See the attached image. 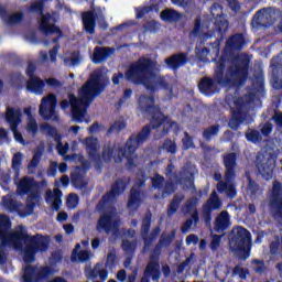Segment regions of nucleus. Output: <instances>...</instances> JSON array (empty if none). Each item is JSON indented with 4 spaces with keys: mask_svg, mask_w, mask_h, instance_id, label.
Instances as JSON below:
<instances>
[{
    "mask_svg": "<svg viewBox=\"0 0 282 282\" xmlns=\"http://www.w3.org/2000/svg\"><path fill=\"white\" fill-rule=\"evenodd\" d=\"M250 76V57L248 55H238L234 65L228 66L226 70V57L221 56L214 68V78L205 76L198 83V91L203 96H215L219 93V87H229L230 85H238L243 87L248 83Z\"/></svg>",
    "mask_w": 282,
    "mask_h": 282,
    "instance_id": "obj_1",
    "label": "nucleus"
},
{
    "mask_svg": "<svg viewBox=\"0 0 282 282\" xmlns=\"http://www.w3.org/2000/svg\"><path fill=\"white\" fill-rule=\"evenodd\" d=\"M10 228H12L10 217L0 216V249L12 246L14 250H23V243H26L23 256L24 263H34L37 252H47L50 238L41 234L30 236L26 230H23V227L21 230L10 232Z\"/></svg>",
    "mask_w": 282,
    "mask_h": 282,
    "instance_id": "obj_2",
    "label": "nucleus"
},
{
    "mask_svg": "<svg viewBox=\"0 0 282 282\" xmlns=\"http://www.w3.org/2000/svg\"><path fill=\"white\" fill-rule=\"evenodd\" d=\"M109 85V77L100 70H95L90 74L88 80L79 88L78 98L76 95H68V100L61 101V109H69L73 122H83L87 116L89 105L94 102Z\"/></svg>",
    "mask_w": 282,
    "mask_h": 282,
    "instance_id": "obj_3",
    "label": "nucleus"
},
{
    "mask_svg": "<svg viewBox=\"0 0 282 282\" xmlns=\"http://www.w3.org/2000/svg\"><path fill=\"white\" fill-rule=\"evenodd\" d=\"M155 61L149 57H141L138 62L132 63L126 73L119 72L112 75V85H120V80H128L133 85H143L147 91L155 94L160 88L169 89L171 85L166 78L153 73Z\"/></svg>",
    "mask_w": 282,
    "mask_h": 282,
    "instance_id": "obj_4",
    "label": "nucleus"
},
{
    "mask_svg": "<svg viewBox=\"0 0 282 282\" xmlns=\"http://www.w3.org/2000/svg\"><path fill=\"white\" fill-rule=\"evenodd\" d=\"M138 109L141 113L149 116L150 123L142 127V129L137 133L135 142L137 144H144L149 138H151V131L155 129H162V135H169L171 129L175 126V122L171 121L164 112H162V108L155 105V96H147L140 95L138 100Z\"/></svg>",
    "mask_w": 282,
    "mask_h": 282,
    "instance_id": "obj_5",
    "label": "nucleus"
},
{
    "mask_svg": "<svg viewBox=\"0 0 282 282\" xmlns=\"http://www.w3.org/2000/svg\"><path fill=\"white\" fill-rule=\"evenodd\" d=\"M229 246L232 252L238 253V259L246 261L250 258V250H252V235L248 229L238 226L232 230Z\"/></svg>",
    "mask_w": 282,
    "mask_h": 282,
    "instance_id": "obj_6",
    "label": "nucleus"
},
{
    "mask_svg": "<svg viewBox=\"0 0 282 282\" xmlns=\"http://www.w3.org/2000/svg\"><path fill=\"white\" fill-rule=\"evenodd\" d=\"M86 151L91 162H95V164H102V160L106 163L111 162L116 150L112 147L104 148L100 155V153H98V139L89 137L86 138Z\"/></svg>",
    "mask_w": 282,
    "mask_h": 282,
    "instance_id": "obj_7",
    "label": "nucleus"
},
{
    "mask_svg": "<svg viewBox=\"0 0 282 282\" xmlns=\"http://www.w3.org/2000/svg\"><path fill=\"white\" fill-rule=\"evenodd\" d=\"M153 221V214L148 210L141 221V238L144 243L143 250H149L153 246V242L160 237L162 228L156 226L151 231V223Z\"/></svg>",
    "mask_w": 282,
    "mask_h": 282,
    "instance_id": "obj_8",
    "label": "nucleus"
},
{
    "mask_svg": "<svg viewBox=\"0 0 282 282\" xmlns=\"http://www.w3.org/2000/svg\"><path fill=\"white\" fill-rule=\"evenodd\" d=\"M135 138H138V134H131L129 139L126 141V145L118 148L117 160H115V162H121L126 158L127 159L126 166L128 171L135 169V161L132 158L133 153L138 151L139 147H142V144H144V143L138 144V142L135 141Z\"/></svg>",
    "mask_w": 282,
    "mask_h": 282,
    "instance_id": "obj_9",
    "label": "nucleus"
},
{
    "mask_svg": "<svg viewBox=\"0 0 282 282\" xmlns=\"http://www.w3.org/2000/svg\"><path fill=\"white\" fill-rule=\"evenodd\" d=\"M224 166H225V182L219 181L216 188L218 193H226L228 185L231 182H235V177H237V173L235 169H237V153L231 152L224 156Z\"/></svg>",
    "mask_w": 282,
    "mask_h": 282,
    "instance_id": "obj_10",
    "label": "nucleus"
},
{
    "mask_svg": "<svg viewBox=\"0 0 282 282\" xmlns=\"http://www.w3.org/2000/svg\"><path fill=\"white\" fill-rule=\"evenodd\" d=\"M54 274L52 267L45 265L39 269L34 265H26L22 275V282H43L50 281V278Z\"/></svg>",
    "mask_w": 282,
    "mask_h": 282,
    "instance_id": "obj_11",
    "label": "nucleus"
},
{
    "mask_svg": "<svg viewBox=\"0 0 282 282\" xmlns=\"http://www.w3.org/2000/svg\"><path fill=\"white\" fill-rule=\"evenodd\" d=\"M6 122H8L17 142L20 144H25V140L23 139V134L19 131V124L22 122L23 112L21 109L7 107V111L4 115Z\"/></svg>",
    "mask_w": 282,
    "mask_h": 282,
    "instance_id": "obj_12",
    "label": "nucleus"
},
{
    "mask_svg": "<svg viewBox=\"0 0 282 282\" xmlns=\"http://www.w3.org/2000/svg\"><path fill=\"white\" fill-rule=\"evenodd\" d=\"M269 210L276 219L282 220V183L275 180L269 193Z\"/></svg>",
    "mask_w": 282,
    "mask_h": 282,
    "instance_id": "obj_13",
    "label": "nucleus"
},
{
    "mask_svg": "<svg viewBox=\"0 0 282 282\" xmlns=\"http://www.w3.org/2000/svg\"><path fill=\"white\" fill-rule=\"evenodd\" d=\"M127 191V182H124L123 178H119L113 182L111 185V188L109 192L102 195L101 199L98 202L96 209L99 213H105V208H107V204H110V202H113L116 197H119V195H122Z\"/></svg>",
    "mask_w": 282,
    "mask_h": 282,
    "instance_id": "obj_14",
    "label": "nucleus"
},
{
    "mask_svg": "<svg viewBox=\"0 0 282 282\" xmlns=\"http://www.w3.org/2000/svg\"><path fill=\"white\" fill-rule=\"evenodd\" d=\"M58 99H56V95L51 94L42 99V104L40 105V116L43 120H52L53 122H58L61 117L58 112H56V105Z\"/></svg>",
    "mask_w": 282,
    "mask_h": 282,
    "instance_id": "obj_15",
    "label": "nucleus"
},
{
    "mask_svg": "<svg viewBox=\"0 0 282 282\" xmlns=\"http://www.w3.org/2000/svg\"><path fill=\"white\" fill-rule=\"evenodd\" d=\"M152 188L154 191H162L161 199H166L170 195H173L175 191H177V184L173 182L172 178L166 180L160 173H155L154 176L151 178Z\"/></svg>",
    "mask_w": 282,
    "mask_h": 282,
    "instance_id": "obj_16",
    "label": "nucleus"
},
{
    "mask_svg": "<svg viewBox=\"0 0 282 282\" xmlns=\"http://www.w3.org/2000/svg\"><path fill=\"white\" fill-rule=\"evenodd\" d=\"M97 232H105L106 235L120 237V220H113V216L111 214H104L97 220L96 226Z\"/></svg>",
    "mask_w": 282,
    "mask_h": 282,
    "instance_id": "obj_17",
    "label": "nucleus"
},
{
    "mask_svg": "<svg viewBox=\"0 0 282 282\" xmlns=\"http://www.w3.org/2000/svg\"><path fill=\"white\" fill-rule=\"evenodd\" d=\"M276 21V12L274 8H263L258 10L251 21L253 28H270V25H274Z\"/></svg>",
    "mask_w": 282,
    "mask_h": 282,
    "instance_id": "obj_18",
    "label": "nucleus"
},
{
    "mask_svg": "<svg viewBox=\"0 0 282 282\" xmlns=\"http://www.w3.org/2000/svg\"><path fill=\"white\" fill-rule=\"evenodd\" d=\"M223 203L217 192H212L209 198L203 205V219L205 224H210L213 221V210H219L221 208Z\"/></svg>",
    "mask_w": 282,
    "mask_h": 282,
    "instance_id": "obj_19",
    "label": "nucleus"
},
{
    "mask_svg": "<svg viewBox=\"0 0 282 282\" xmlns=\"http://www.w3.org/2000/svg\"><path fill=\"white\" fill-rule=\"evenodd\" d=\"M256 169L261 175L262 180L270 182V180L274 177V169H276V162L273 161L272 158L265 159V156H262L261 159H257Z\"/></svg>",
    "mask_w": 282,
    "mask_h": 282,
    "instance_id": "obj_20",
    "label": "nucleus"
},
{
    "mask_svg": "<svg viewBox=\"0 0 282 282\" xmlns=\"http://www.w3.org/2000/svg\"><path fill=\"white\" fill-rule=\"evenodd\" d=\"M271 80L274 89H282V54L271 59Z\"/></svg>",
    "mask_w": 282,
    "mask_h": 282,
    "instance_id": "obj_21",
    "label": "nucleus"
},
{
    "mask_svg": "<svg viewBox=\"0 0 282 282\" xmlns=\"http://www.w3.org/2000/svg\"><path fill=\"white\" fill-rule=\"evenodd\" d=\"M40 20L39 30L42 32V34H45V36H50V34H59V36H64L63 30L58 28L56 24H50V21H52V14L50 13H43Z\"/></svg>",
    "mask_w": 282,
    "mask_h": 282,
    "instance_id": "obj_22",
    "label": "nucleus"
},
{
    "mask_svg": "<svg viewBox=\"0 0 282 282\" xmlns=\"http://www.w3.org/2000/svg\"><path fill=\"white\" fill-rule=\"evenodd\" d=\"M197 206H199V198L191 197L185 200L181 209L183 215H191L195 226L199 224V209H197Z\"/></svg>",
    "mask_w": 282,
    "mask_h": 282,
    "instance_id": "obj_23",
    "label": "nucleus"
},
{
    "mask_svg": "<svg viewBox=\"0 0 282 282\" xmlns=\"http://www.w3.org/2000/svg\"><path fill=\"white\" fill-rule=\"evenodd\" d=\"M243 47H246V35L243 33L232 34L225 44L226 52H241Z\"/></svg>",
    "mask_w": 282,
    "mask_h": 282,
    "instance_id": "obj_24",
    "label": "nucleus"
},
{
    "mask_svg": "<svg viewBox=\"0 0 282 282\" xmlns=\"http://www.w3.org/2000/svg\"><path fill=\"white\" fill-rule=\"evenodd\" d=\"M188 63V53L186 52H180L175 53L172 56L165 58V65L169 67V69H172L173 72H177L180 67H184Z\"/></svg>",
    "mask_w": 282,
    "mask_h": 282,
    "instance_id": "obj_25",
    "label": "nucleus"
},
{
    "mask_svg": "<svg viewBox=\"0 0 282 282\" xmlns=\"http://www.w3.org/2000/svg\"><path fill=\"white\" fill-rule=\"evenodd\" d=\"M164 175L165 177H169V180L173 177L174 184H176V186L177 184H182L183 182H185L189 184V188H195V181L193 180V177L187 176L182 178V176H180V173L175 172V165L173 163L167 164Z\"/></svg>",
    "mask_w": 282,
    "mask_h": 282,
    "instance_id": "obj_26",
    "label": "nucleus"
},
{
    "mask_svg": "<svg viewBox=\"0 0 282 282\" xmlns=\"http://www.w3.org/2000/svg\"><path fill=\"white\" fill-rule=\"evenodd\" d=\"M40 186V182L34 181L30 176H23L18 184L17 193L18 195H30L34 188H39Z\"/></svg>",
    "mask_w": 282,
    "mask_h": 282,
    "instance_id": "obj_27",
    "label": "nucleus"
},
{
    "mask_svg": "<svg viewBox=\"0 0 282 282\" xmlns=\"http://www.w3.org/2000/svg\"><path fill=\"white\" fill-rule=\"evenodd\" d=\"M113 52H116V48L110 46H96L93 53V63H95V65L105 63V61L109 58Z\"/></svg>",
    "mask_w": 282,
    "mask_h": 282,
    "instance_id": "obj_28",
    "label": "nucleus"
},
{
    "mask_svg": "<svg viewBox=\"0 0 282 282\" xmlns=\"http://www.w3.org/2000/svg\"><path fill=\"white\" fill-rule=\"evenodd\" d=\"M228 228H230V214L228 213V210H223L215 218L214 230L215 232L221 234L226 232Z\"/></svg>",
    "mask_w": 282,
    "mask_h": 282,
    "instance_id": "obj_29",
    "label": "nucleus"
},
{
    "mask_svg": "<svg viewBox=\"0 0 282 282\" xmlns=\"http://www.w3.org/2000/svg\"><path fill=\"white\" fill-rule=\"evenodd\" d=\"M97 17L98 14L96 13V11H85L82 13L84 30L87 34H95Z\"/></svg>",
    "mask_w": 282,
    "mask_h": 282,
    "instance_id": "obj_30",
    "label": "nucleus"
},
{
    "mask_svg": "<svg viewBox=\"0 0 282 282\" xmlns=\"http://www.w3.org/2000/svg\"><path fill=\"white\" fill-rule=\"evenodd\" d=\"M26 89L31 91V94L41 96L45 89V82L41 79V77H31L26 82Z\"/></svg>",
    "mask_w": 282,
    "mask_h": 282,
    "instance_id": "obj_31",
    "label": "nucleus"
},
{
    "mask_svg": "<svg viewBox=\"0 0 282 282\" xmlns=\"http://www.w3.org/2000/svg\"><path fill=\"white\" fill-rule=\"evenodd\" d=\"M0 17L9 25H17V23H21V21L25 19V14H23V12L13 13L9 15L8 10L1 6H0Z\"/></svg>",
    "mask_w": 282,
    "mask_h": 282,
    "instance_id": "obj_32",
    "label": "nucleus"
},
{
    "mask_svg": "<svg viewBox=\"0 0 282 282\" xmlns=\"http://www.w3.org/2000/svg\"><path fill=\"white\" fill-rule=\"evenodd\" d=\"M140 204H142V198L140 197V189L131 188L127 208L130 209L132 213H135L140 209Z\"/></svg>",
    "mask_w": 282,
    "mask_h": 282,
    "instance_id": "obj_33",
    "label": "nucleus"
},
{
    "mask_svg": "<svg viewBox=\"0 0 282 282\" xmlns=\"http://www.w3.org/2000/svg\"><path fill=\"white\" fill-rule=\"evenodd\" d=\"M186 199V196L182 193H177L173 196L170 204L167 205V216L172 217V215H175L177 210L180 209V206H182V202Z\"/></svg>",
    "mask_w": 282,
    "mask_h": 282,
    "instance_id": "obj_34",
    "label": "nucleus"
},
{
    "mask_svg": "<svg viewBox=\"0 0 282 282\" xmlns=\"http://www.w3.org/2000/svg\"><path fill=\"white\" fill-rule=\"evenodd\" d=\"M231 113L232 117L229 121V127L234 131H237L241 124H243V121L246 120V115H243V110H235V108L231 107Z\"/></svg>",
    "mask_w": 282,
    "mask_h": 282,
    "instance_id": "obj_35",
    "label": "nucleus"
},
{
    "mask_svg": "<svg viewBox=\"0 0 282 282\" xmlns=\"http://www.w3.org/2000/svg\"><path fill=\"white\" fill-rule=\"evenodd\" d=\"M229 23L224 15H220L219 13H216L215 22H214V30L215 32H218L220 36H224L226 32H228Z\"/></svg>",
    "mask_w": 282,
    "mask_h": 282,
    "instance_id": "obj_36",
    "label": "nucleus"
},
{
    "mask_svg": "<svg viewBox=\"0 0 282 282\" xmlns=\"http://www.w3.org/2000/svg\"><path fill=\"white\" fill-rule=\"evenodd\" d=\"M161 19L165 23H177L182 19V13L174 9H165L161 12Z\"/></svg>",
    "mask_w": 282,
    "mask_h": 282,
    "instance_id": "obj_37",
    "label": "nucleus"
},
{
    "mask_svg": "<svg viewBox=\"0 0 282 282\" xmlns=\"http://www.w3.org/2000/svg\"><path fill=\"white\" fill-rule=\"evenodd\" d=\"M160 269H155L151 264H147L141 282H151V278L152 281H160Z\"/></svg>",
    "mask_w": 282,
    "mask_h": 282,
    "instance_id": "obj_38",
    "label": "nucleus"
},
{
    "mask_svg": "<svg viewBox=\"0 0 282 282\" xmlns=\"http://www.w3.org/2000/svg\"><path fill=\"white\" fill-rule=\"evenodd\" d=\"M162 245L159 242L155 245L152 253L150 254V261L148 262V265H152L154 269L160 270V254H162Z\"/></svg>",
    "mask_w": 282,
    "mask_h": 282,
    "instance_id": "obj_39",
    "label": "nucleus"
},
{
    "mask_svg": "<svg viewBox=\"0 0 282 282\" xmlns=\"http://www.w3.org/2000/svg\"><path fill=\"white\" fill-rule=\"evenodd\" d=\"M221 129V126L219 123L209 126L203 130V138L206 140V142H210L213 138H217L219 135V131Z\"/></svg>",
    "mask_w": 282,
    "mask_h": 282,
    "instance_id": "obj_40",
    "label": "nucleus"
},
{
    "mask_svg": "<svg viewBox=\"0 0 282 282\" xmlns=\"http://www.w3.org/2000/svg\"><path fill=\"white\" fill-rule=\"evenodd\" d=\"M3 206L9 210V213H21V208H23V203L17 202L14 198H3Z\"/></svg>",
    "mask_w": 282,
    "mask_h": 282,
    "instance_id": "obj_41",
    "label": "nucleus"
},
{
    "mask_svg": "<svg viewBox=\"0 0 282 282\" xmlns=\"http://www.w3.org/2000/svg\"><path fill=\"white\" fill-rule=\"evenodd\" d=\"M41 129L42 131H47V135H50V138H53L55 142H57V144H62L63 137L61 135V133H58V130H56V128L50 126V123H43L41 124Z\"/></svg>",
    "mask_w": 282,
    "mask_h": 282,
    "instance_id": "obj_42",
    "label": "nucleus"
},
{
    "mask_svg": "<svg viewBox=\"0 0 282 282\" xmlns=\"http://www.w3.org/2000/svg\"><path fill=\"white\" fill-rule=\"evenodd\" d=\"M84 176L80 171H75L70 173V182L75 188H85L87 183H85Z\"/></svg>",
    "mask_w": 282,
    "mask_h": 282,
    "instance_id": "obj_43",
    "label": "nucleus"
},
{
    "mask_svg": "<svg viewBox=\"0 0 282 282\" xmlns=\"http://www.w3.org/2000/svg\"><path fill=\"white\" fill-rule=\"evenodd\" d=\"M177 235V231L174 229L172 230L169 235L162 234L160 239H159V245L162 246L163 248H170L171 243L175 240V236Z\"/></svg>",
    "mask_w": 282,
    "mask_h": 282,
    "instance_id": "obj_44",
    "label": "nucleus"
},
{
    "mask_svg": "<svg viewBox=\"0 0 282 282\" xmlns=\"http://www.w3.org/2000/svg\"><path fill=\"white\" fill-rule=\"evenodd\" d=\"M226 102L229 107L234 102V106L236 107L235 110H239V111H243V107L246 105V102H243V98H241V97L236 98L232 95H229L226 97Z\"/></svg>",
    "mask_w": 282,
    "mask_h": 282,
    "instance_id": "obj_45",
    "label": "nucleus"
},
{
    "mask_svg": "<svg viewBox=\"0 0 282 282\" xmlns=\"http://www.w3.org/2000/svg\"><path fill=\"white\" fill-rule=\"evenodd\" d=\"M137 19H144L149 12H153V10H158V4L144 6L135 8Z\"/></svg>",
    "mask_w": 282,
    "mask_h": 282,
    "instance_id": "obj_46",
    "label": "nucleus"
},
{
    "mask_svg": "<svg viewBox=\"0 0 282 282\" xmlns=\"http://www.w3.org/2000/svg\"><path fill=\"white\" fill-rule=\"evenodd\" d=\"M245 177L248 182L247 188L252 195H257L259 193V183L257 181L252 180V176L250 175V172L245 173Z\"/></svg>",
    "mask_w": 282,
    "mask_h": 282,
    "instance_id": "obj_47",
    "label": "nucleus"
},
{
    "mask_svg": "<svg viewBox=\"0 0 282 282\" xmlns=\"http://www.w3.org/2000/svg\"><path fill=\"white\" fill-rule=\"evenodd\" d=\"M161 148L163 151H166V153H170L171 155H175V153H177V143H175V141L171 140L170 138L164 140Z\"/></svg>",
    "mask_w": 282,
    "mask_h": 282,
    "instance_id": "obj_48",
    "label": "nucleus"
},
{
    "mask_svg": "<svg viewBox=\"0 0 282 282\" xmlns=\"http://www.w3.org/2000/svg\"><path fill=\"white\" fill-rule=\"evenodd\" d=\"M21 83H23V76L21 75V73H12L10 75L11 87H15V89H22L23 85H21Z\"/></svg>",
    "mask_w": 282,
    "mask_h": 282,
    "instance_id": "obj_49",
    "label": "nucleus"
},
{
    "mask_svg": "<svg viewBox=\"0 0 282 282\" xmlns=\"http://www.w3.org/2000/svg\"><path fill=\"white\" fill-rule=\"evenodd\" d=\"M123 129H127V122L124 121H115L112 126L107 130V135L112 133H120Z\"/></svg>",
    "mask_w": 282,
    "mask_h": 282,
    "instance_id": "obj_50",
    "label": "nucleus"
},
{
    "mask_svg": "<svg viewBox=\"0 0 282 282\" xmlns=\"http://www.w3.org/2000/svg\"><path fill=\"white\" fill-rule=\"evenodd\" d=\"M246 138L248 142H252L253 144H257V142H261L263 140V137L261 135V132L259 130L252 129L247 134Z\"/></svg>",
    "mask_w": 282,
    "mask_h": 282,
    "instance_id": "obj_51",
    "label": "nucleus"
},
{
    "mask_svg": "<svg viewBox=\"0 0 282 282\" xmlns=\"http://www.w3.org/2000/svg\"><path fill=\"white\" fill-rule=\"evenodd\" d=\"M29 11L34 14L43 15V13H45V3L43 1L33 2L29 7Z\"/></svg>",
    "mask_w": 282,
    "mask_h": 282,
    "instance_id": "obj_52",
    "label": "nucleus"
},
{
    "mask_svg": "<svg viewBox=\"0 0 282 282\" xmlns=\"http://www.w3.org/2000/svg\"><path fill=\"white\" fill-rule=\"evenodd\" d=\"M26 131L28 133H32V135H36V133H39V123L34 117L28 119Z\"/></svg>",
    "mask_w": 282,
    "mask_h": 282,
    "instance_id": "obj_53",
    "label": "nucleus"
},
{
    "mask_svg": "<svg viewBox=\"0 0 282 282\" xmlns=\"http://www.w3.org/2000/svg\"><path fill=\"white\" fill-rule=\"evenodd\" d=\"M182 144L183 151H188V149H195V142L193 141V137H191L188 132H184Z\"/></svg>",
    "mask_w": 282,
    "mask_h": 282,
    "instance_id": "obj_54",
    "label": "nucleus"
},
{
    "mask_svg": "<svg viewBox=\"0 0 282 282\" xmlns=\"http://www.w3.org/2000/svg\"><path fill=\"white\" fill-rule=\"evenodd\" d=\"M143 30L144 32L155 34V32H159L160 30V23L155 20L148 21L145 24H143Z\"/></svg>",
    "mask_w": 282,
    "mask_h": 282,
    "instance_id": "obj_55",
    "label": "nucleus"
},
{
    "mask_svg": "<svg viewBox=\"0 0 282 282\" xmlns=\"http://www.w3.org/2000/svg\"><path fill=\"white\" fill-rule=\"evenodd\" d=\"M221 50V41L216 39L214 42L209 43V51L217 58L219 57V52Z\"/></svg>",
    "mask_w": 282,
    "mask_h": 282,
    "instance_id": "obj_56",
    "label": "nucleus"
},
{
    "mask_svg": "<svg viewBox=\"0 0 282 282\" xmlns=\"http://www.w3.org/2000/svg\"><path fill=\"white\" fill-rule=\"evenodd\" d=\"M135 241H131L129 239H123L121 241V248L124 252H135Z\"/></svg>",
    "mask_w": 282,
    "mask_h": 282,
    "instance_id": "obj_57",
    "label": "nucleus"
},
{
    "mask_svg": "<svg viewBox=\"0 0 282 282\" xmlns=\"http://www.w3.org/2000/svg\"><path fill=\"white\" fill-rule=\"evenodd\" d=\"M221 237L223 236H220V235H214L212 237L209 248L213 252H216V250H219V247L221 246Z\"/></svg>",
    "mask_w": 282,
    "mask_h": 282,
    "instance_id": "obj_58",
    "label": "nucleus"
},
{
    "mask_svg": "<svg viewBox=\"0 0 282 282\" xmlns=\"http://www.w3.org/2000/svg\"><path fill=\"white\" fill-rule=\"evenodd\" d=\"M234 274L238 275L239 279L246 280L248 279V274H250V272L248 271V269L237 264L234 268Z\"/></svg>",
    "mask_w": 282,
    "mask_h": 282,
    "instance_id": "obj_59",
    "label": "nucleus"
},
{
    "mask_svg": "<svg viewBox=\"0 0 282 282\" xmlns=\"http://www.w3.org/2000/svg\"><path fill=\"white\" fill-rule=\"evenodd\" d=\"M35 207H36V203L28 202L26 208L21 209V212H19V217H28L29 215H32L34 213Z\"/></svg>",
    "mask_w": 282,
    "mask_h": 282,
    "instance_id": "obj_60",
    "label": "nucleus"
},
{
    "mask_svg": "<svg viewBox=\"0 0 282 282\" xmlns=\"http://www.w3.org/2000/svg\"><path fill=\"white\" fill-rule=\"evenodd\" d=\"M23 163V154L21 152H18L12 158V169L13 171H19V167Z\"/></svg>",
    "mask_w": 282,
    "mask_h": 282,
    "instance_id": "obj_61",
    "label": "nucleus"
},
{
    "mask_svg": "<svg viewBox=\"0 0 282 282\" xmlns=\"http://www.w3.org/2000/svg\"><path fill=\"white\" fill-rule=\"evenodd\" d=\"M116 261H118L116 252H109L106 259V268H109L110 270L111 268H116Z\"/></svg>",
    "mask_w": 282,
    "mask_h": 282,
    "instance_id": "obj_62",
    "label": "nucleus"
},
{
    "mask_svg": "<svg viewBox=\"0 0 282 282\" xmlns=\"http://www.w3.org/2000/svg\"><path fill=\"white\" fill-rule=\"evenodd\" d=\"M63 261V253L61 251H54L51 253L50 263L51 265H56Z\"/></svg>",
    "mask_w": 282,
    "mask_h": 282,
    "instance_id": "obj_63",
    "label": "nucleus"
},
{
    "mask_svg": "<svg viewBox=\"0 0 282 282\" xmlns=\"http://www.w3.org/2000/svg\"><path fill=\"white\" fill-rule=\"evenodd\" d=\"M272 129H274V126H272V123L270 121H267L260 129V135L268 138V135H270V133H272Z\"/></svg>",
    "mask_w": 282,
    "mask_h": 282,
    "instance_id": "obj_64",
    "label": "nucleus"
}]
</instances>
